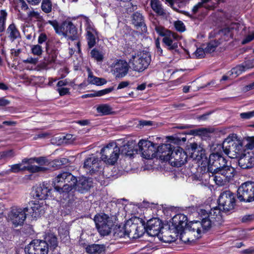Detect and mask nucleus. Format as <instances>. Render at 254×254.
Listing matches in <instances>:
<instances>
[{
	"mask_svg": "<svg viewBox=\"0 0 254 254\" xmlns=\"http://www.w3.org/2000/svg\"><path fill=\"white\" fill-rule=\"evenodd\" d=\"M228 160L222 152L212 153L202 165L207 166V172L210 178L219 186L226 185L233 179L235 169L231 165H227Z\"/></svg>",
	"mask_w": 254,
	"mask_h": 254,
	"instance_id": "f257e3e1",
	"label": "nucleus"
},
{
	"mask_svg": "<svg viewBox=\"0 0 254 254\" xmlns=\"http://www.w3.org/2000/svg\"><path fill=\"white\" fill-rule=\"evenodd\" d=\"M205 212V209H200L198 212L197 220H194L188 223V217L184 214L179 213L175 215L171 219L170 228L174 229L178 233L182 234L185 228L192 232L196 231L197 238L201 237L202 233H204L209 230L210 227V221H206L208 216Z\"/></svg>",
	"mask_w": 254,
	"mask_h": 254,
	"instance_id": "f03ea898",
	"label": "nucleus"
},
{
	"mask_svg": "<svg viewBox=\"0 0 254 254\" xmlns=\"http://www.w3.org/2000/svg\"><path fill=\"white\" fill-rule=\"evenodd\" d=\"M44 212L43 204H41L39 201L33 200L30 201L28 205L24 208L14 206L11 207L9 217L13 224L17 227L24 224L27 215L36 219L41 217Z\"/></svg>",
	"mask_w": 254,
	"mask_h": 254,
	"instance_id": "7ed1b4c3",
	"label": "nucleus"
},
{
	"mask_svg": "<svg viewBox=\"0 0 254 254\" xmlns=\"http://www.w3.org/2000/svg\"><path fill=\"white\" fill-rule=\"evenodd\" d=\"M76 183V177L68 172L59 174L53 181L55 190L60 193L63 199L68 201L73 200V190Z\"/></svg>",
	"mask_w": 254,
	"mask_h": 254,
	"instance_id": "20e7f679",
	"label": "nucleus"
},
{
	"mask_svg": "<svg viewBox=\"0 0 254 254\" xmlns=\"http://www.w3.org/2000/svg\"><path fill=\"white\" fill-rule=\"evenodd\" d=\"M58 238L52 233H47L43 240H33L24 249L25 254H48L49 250L54 251L58 246Z\"/></svg>",
	"mask_w": 254,
	"mask_h": 254,
	"instance_id": "39448f33",
	"label": "nucleus"
},
{
	"mask_svg": "<svg viewBox=\"0 0 254 254\" xmlns=\"http://www.w3.org/2000/svg\"><path fill=\"white\" fill-rule=\"evenodd\" d=\"M155 30L159 36L163 37V46L168 51H174V54H180L178 49L179 41L181 37L177 33L160 25L156 26Z\"/></svg>",
	"mask_w": 254,
	"mask_h": 254,
	"instance_id": "423d86ee",
	"label": "nucleus"
},
{
	"mask_svg": "<svg viewBox=\"0 0 254 254\" xmlns=\"http://www.w3.org/2000/svg\"><path fill=\"white\" fill-rule=\"evenodd\" d=\"M162 157L163 161H168L171 166L176 167H181L187 162L188 155L180 146L173 147L170 155H165Z\"/></svg>",
	"mask_w": 254,
	"mask_h": 254,
	"instance_id": "0eeeda50",
	"label": "nucleus"
},
{
	"mask_svg": "<svg viewBox=\"0 0 254 254\" xmlns=\"http://www.w3.org/2000/svg\"><path fill=\"white\" fill-rule=\"evenodd\" d=\"M120 150L116 143H109L101 149L100 158L106 164L114 165L119 158Z\"/></svg>",
	"mask_w": 254,
	"mask_h": 254,
	"instance_id": "6e6552de",
	"label": "nucleus"
},
{
	"mask_svg": "<svg viewBox=\"0 0 254 254\" xmlns=\"http://www.w3.org/2000/svg\"><path fill=\"white\" fill-rule=\"evenodd\" d=\"M237 198L240 202L254 201V182L247 181L240 186L237 190Z\"/></svg>",
	"mask_w": 254,
	"mask_h": 254,
	"instance_id": "1a4fd4ad",
	"label": "nucleus"
},
{
	"mask_svg": "<svg viewBox=\"0 0 254 254\" xmlns=\"http://www.w3.org/2000/svg\"><path fill=\"white\" fill-rule=\"evenodd\" d=\"M96 227L100 234L103 236H107L111 233L113 222L109 216L103 213L96 214L94 218Z\"/></svg>",
	"mask_w": 254,
	"mask_h": 254,
	"instance_id": "9d476101",
	"label": "nucleus"
},
{
	"mask_svg": "<svg viewBox=\"0 0 254 254\" xmlns=\"http://www.w3.org/2000/svg\"><path fill=\"white\" fill-rule=\"evenodd\" d=\"M219 206L222 207L223 211L227 212L235 208L236 206V196L230 190L222 191L217 200Z\"/></svg>",
	"mask_w": 254,
	"mask_h": 254,
	"instance_id": "9b49d317",
	"label": "nucleus"
},
{
	"mask_svg": "<svg viewBox=\"0 0 254 254\" xmlns=\"http://www.w3.org/2000/svg\"><path fill=\"white\" fill-rule=\"evenodd\" d=\"M186 152L188 155V158H190L198 162H200L201 165L204 163V161L206 160L205 149L196 142L188 144L186 148Z\"/></svg>",
	"mask_w": 254,
	"mask_h": 254,
	"instance_id": "f8f14e48",
	"label": "nucleus"
},
{
	"mask_svg": "<svg viewBox=\"0 0 254 254\" xmlns=\"http://www.w3.org/2000/svg\"><path fill=\"white\" fill-rule=\"evenodd\" d=\"M133 59L132 63V69L138 72H141L146 69L150 64L151 58L149 52L143 51L140 52L137 57L132 56Z\"/></svg>",
	"mask_w": 254,
	"mask_h": 254,
	"instance_id": "ddd939ff",
	"label": "nucleus"
},
{
	"mask_svg": "<svg viewBox=\"0 0 254 254\" xmlns=\"http://www.w3.org/2000/svg\"><path fill=\"white\" fill-rule=\"evenodd\" d=\"M157 143L146 139H141L138 143V148L141 153V156L146 159H153L156 157V148Z\"/></svg>",
	"mask_w": 254,
	"mask_h": 254,
	"instance_id": "4468645a",
	"label": "nucleus"
},
{
	"mask_svg": "<svg viewBox=\"0 0 254 254\" xmlns=\"http://www.w3.org/2000/svg\"><path fill=\"white\" fill-rule=\"evenodd\" d=\"M112 71L116 79H121L126 76L129 71V64L123 59H116L112 64Z\"/></svg>",
	"mask_w": 254,
	"mask_h": 254,
	"instance_id": "2eb2a0df",
	"label": "nucleus"
},
{
	"mask_svg": "<svg viewBox=\"0 0 254 254\" xmlns=\"http://www.w3.org/2000/svg\"><path fill=\"white\" fill-rule=\"evenodd\" d=\"M83 167L87 173L92 175L101 169L102 161L98 156L92 154L84 159Z\"/></svg>",
	"mask_w": 254,
	"mask_h": 254,
	"instance_id": "dca6fc26",
	"label": "nucleus"
},
{
	"mask_svg": "<svg viewBox=\"0 0 254 254\" xmlns=\"http://www.w3.org/2000/svg\"><path fill=\"white\" fill-rule=\"evenodd\" d=\"M85 26V37L88 48L90 49L96 45V39H99V32L88 18H86Z\"/></svg>",
	"mask_w": 254,
	"mask_h": 254,
	"instance_id": "f3484780",
	"label": "nucleus"
},
{
	"mask_svg": "<svg viewBox=\"0 0 254 254\" xmlns=\"http://www.w3.org/2000/svg\"><path fill=\"white\" fill-rule=\"evenodd\" d=\"M163 228L162 221L158 218H153L148 220L145 227L147 234L152 237L158 236Z\"/></svg>",
	"mask_w": 254,
	"mask_h": 254,
	"instance_id": "a211bd4d",
	"label": "nucleus"
},
{
	"mask_svg": "<svg viewBox=\"0 0 254 254\" xmlns=\"http://www.w3.org/2000/svg\"><path fill=\"white\" fill-rule=\"evenodd\" d=\"M132 24L137 30L145 34L147 32V27L145 23L144 16L140 11H137L132 13L131 16Z\"/></svg>",
	"mask_w": 254,
	"mask_h": 254,
	"instance_id": "6ab92c4d",
	"label": "nucleus"
},
{
	"mask_svg": "<svg viewBox=\"0 0 254 254\" xmlns=\"http://www.w3.org/2000/svg\"><path fill=\"white\" fill-rule=\"evenodd\" d=\"M63 35L71 41L77 40L79 36L76 26L70 21H64L62 23Z\"/></svg>",
	"mask_w": 254,
	"mask_h": 254,
	"instance_id": "aec40b11",
	"label": "nucleus"
},
{
	"mask_svg": "<svg viewBox=\"0 0 254 254\" xmlns=\"http://www.w3.org/2000/svg\"><path fill=\"white\" fill-rule=\"evenodd\" d=\"M93 187V182L92 178L82 176L79 178L78 181L77 180V183L73 190V195H74L75 190H77L81 193H85L88 192Z\"/></svg>",
	"mask_w": 254,
	"mask_h": 254,
	"instance_id": "412c9836",
	"label": "nucleus"
},
{
	"mask_svg": "<svg viewBox=\"0 0 254 254\" xmlns=\"http://www.w3.org/2000/svg\"><path fill=\"white\" fill-rule=\"evenodd\" d=\"M222 210L223 211L222 208L219 207V205L211 208L209 212L205 210V212L208 215L206 219V221H210L211 228L213 225H216V222H219L221 221L222 219L221 211Z\"/></svg>",
	"mask_w": 254,
	"mask_h": 254,
	"instance_id": "4be33fe9",
	"label": "nucleus"
},
{
	"mask_svg": "<svg viewBox=\"0 0 254 254\" xmlns=\"http://www.w3.org/2000/svg\"><path fill=\"white\" fill-rule=\"evenodd\" d=\"M48 183L43 182L37 186L35 190V195L40 200L46 199L51 194V188Z\"/></svg>",
	"mask_w": 254,
	"mask_h": 254,
	"instance_id": "5701e85b",
	"label": "nucleus"
},
{
	"mask_svg": "<svg viewBox=\"0 0 254 254\" xmlns=\"http://www.w3.org/2000/svg\"><path fill=\"white\" fill-rule=\"evenodd\" d=\"M240 24L233 22L229 26L224 27L220 30L222 38L225 41L233 39L234 30H238Z\"/></svg>",
	"mask_w": 254,
	"mask_h": 254,
	"instance_id": "b1692460",
	"label": "nucleus"
},
{
	"mask_svg": "<svg viewBox=\"0 0 254 254\" xmlns=\"http://www.w3.org/2000/svg\"><path fill=\"white\" fill-rule=\"evenodd\" d=\"M138 145L132 142H127V143L124 144L120 147V154L122 155L132 157L134 153H137L138 151Z\"/></svg>",
	"mask_w": 254,
	"mask_h": 254,
	"instance_id": "393cba45",
	"label": "nucleus"
},
{
	"mask_svg": "<svg viewBox=\"0 0 254 254\" xmlns=\"http://www.w3.org/2000/svg\"><path fill=\"white\" fill-rule=\"evenodd\" d=\"M45 49L47 55L44 58V61L48 64L55 63L58 54L57 49L52 48L51 46H49L48 43H47V46L45 47Z\"/></svg>",
	"mask_w": 254,
	"mask_h": 254,
	"instance_id": "a878e982",
	"label": "nucleus"
},
{
	"mask_svg": "<svg viewBox=\"0 0 254 254\" xmlns=\"http://www.w3.org/2000/svg\"><path fill=\"white\" fill-rule=\"evenodd\" d=\"M174 146L170 144H162L160 145H157L156 149V157L159 156L160 159L163 161L162 157H161L163 156H165V155H170L171 152H172Z\"/></svg>",
	"mask_w": 254,
	"mask_h": 254,
	"instance_id": "bb28decb",
	"label": "nucleus"
},
{
	"mask_svg": "<svg viewBox=\"0 0 254 254\" xmlns=\"http://www.w3.org/2000/svg\"><path fill=\"white\" fill-rule=\"evenodd\" d=\"M85 250L88 254H102L105 253L106 247L104 244H93L87 245Z\"/></svg>",
	"mask_w": 254,
	"mask_h": 254,
	"instance_id": "cd10ccee",
	"label": "nucleus"
},
{
	"mask_svg": "<svg viewBox=\"0 0 254 254\" xmlns=\"http://www.w3.org/2000/svg\"><path fill=\"white\" fill-rule=\"evenodd\" d=\"M6 32L8 34V38L11 42L21 37L20 33L14 23H12L8 26Z\"/></svg>",
	"mask_w": 254,
	"mask_h": 254,
	"instance_id": "c85d7f7f",
	"label": "nucleus"
},
{
	"mask_svg": "<svg viewBox=\"0 0 254 254\" xmlns=\"http://www.w3.org/2000/svg\"><path fill=\"white\" fill-rule=\"evenodd\" d=\"M150 6L152 10L159 16H164L165 11L159 0H150Z\"/></svg>",
	"mask_w": 254,
	"mask_h": 254,
	"instance_id": "c756f323",
	"label": "nucleus"
},
{
	"mask_svg": "<svg viewBox=\"0 0 254 254\" xmlns=\"http://www.w3.org/2000/svg\"><path fill=\"white\" fill-rule=\"evenodd\" d=\"M88 81L90 83L97 86L103 85L107 82L105 79L95 76L91 72L88 74Z\"/></svg>",
	"mask_w": 254,
	"mask_h": 254,
	"instance_id": "7c9ffc66",
	"label": "nucleus"
},
{
	"mask_svg": "<svg viewBox=\"0 0 254 254\" xmlns=\"http://www.w3.org/2000/svg\"><path fill=\"white\" fill-rule=\"evenodd\" d=\"M254 148V137H250L246 144L244 142H239L237 146L238 150H252Z\"/></svg>",
	"mask_w": 254,
	"mask_h": 254,
	"instance_id": "2f4dec72",
	"label": "nucleus"
},
{
	"mask_svg": "<svg viewBox=\"0 0 254 254\" xmlns=\"http://www.w3.org/2000/svg\"><path fill=\"white\" fill-rule=\"evenodd\" d=\"M114 236L116 238L129 237V232L126 230L125 226L119 227L114 230Z\"/></svg>",
	"mask_w": 254,
	"mask_h": 254,
	"instance_id": "473e14b6",
	"label": "nucleus"
},
{
	"mask_svg": "<svg viewBox=\"0 0 254 254\" xmlns=\"http://www.w3.org/2000/svg\"><path fill=\"white\" fill-rule=\"evenodd\" d=\"M97 112L103 115H111L113 113L112 108L108 104H103L97 107Z\"/></svg>",
	"mask_w": 254,
	"mask_h": 254,
	"instance_id": "72a5a7b5",
	"label": "nucleus"
},
{
	"mask_svg": "<svg viewBox=\"0 0 254 254\" xmlns=\"http://www.w3.org/2000/svg\"><path fill=\"white\" fill-rule=\"evenodd\" d=\"M220 44V43L216 40L210 41L207 44V46L205 48V52L207 53L214 52Z\"/></svg>",
	"mask_w": 254,
	"mask_h": 254,
	"instance_id": "f704fd0d",
	"label": "nucleus"
},
{
	"mask_svg": "<svg viewBox=\"0 0 254 254\" xmlns=\"http://www.w3.org/2000/svg\"><path fill=\"white\" fill-rule=\"evenodd\" d=\"M91 57L97 62H102L104 59L103 53L98 49L95 48L90 52Z\"/></svg>",
	"mask_w": 254,
	"mask_h": 254,
	"instance_id": "c9c22d12",
	"label": "nucleus"
},
{
	"mask_svg": "<svg viewBox=\"0 0 254 254\" xmlns=\"http://www.w3.org/2000/svg\"><path fill=\"white\" fill-rule=\"evenodd\" d=\"M212 0H200V1L196 3V5L199 9L204 8L207 10H214V6L210 5L209 4Z\"/></svg>",
	"mask_w": 254,
	"mask_h": 254,
	"instance_id": "e433bc0d",
	"label": "nucleus"
},
{
	"mask_svg": "<svg viewBox=\"0 0 254 254\" xmlns=\"http://www.w3.org/2000/svg\"><path fill=\"white\" fill-rule=\"evenodd\" d=\"M41 9L45 13H49L52 11V3L51 0H42Z\"/></svg>",
	"mask_w": 254,
	"mask_h": 254,
	"instance_id": "4c0bfd02",
	"label": "nucleus"
},
{
	"mask_svg": "<svg viewBox=\"0 0 254 254\" xmlns=\"http://www.w3.org/2000/svg\"><path fill=\"white\" fill-rule=\"evenodd\" d=\"M7 13L5 9H1L0 11V29L4 30L5 29V23L7 19Z\"/></svg>",
	"mask_w": 254,
	"mask_h": 254,
	"instance_id": "58836bf2",
	"label": "nucleus"
},
{
	"mask_svg": "<svg viewBox=\"0 0 254 254\" xmlns=\"http://www.w3.org/2000/svg\"><path fill=\"white\" fill-rule=\"evenodd\" d=\"M22 165L21 163L12 165L10 166V168L8 170V172L9 173H18L25 171V169H24L25 166H22Z\"/></svg>",
	"mask_w": 254,
	"mask_h": 254,
	"instance_id": "ea45409f",
	"label": "nucleus"
},
{
	"mask_svg": "<svg viewBox=\"0 0 254 254\" xmlns=\"http://www.w3.org/2000/svg\"><path fill=\"white\" fill-rule=\"evenodd\" d=\"M66 161L65 158H62L60 159H55L51 163V165L56 169H58L62 167L65 164Z\"/></svg>",
	"mask_w": 254,
	"mask_h": 254,
	"instance_id": "a19ab883",
	"label": "nucleus"
},
{
	"mask_svg": "<svg viewBox=\"0 0 254 254\" xmlns=\"http://www.w3.org/2000/svg\"><path fill=\"white\" fill-rule=\"evenodd\" d=\"M38 44H42L43 43H45L46 47L47 46V43H48L49 44V46H51V41L48 39V37L45 33H41L40 34L38 38Z\"/></svg>",
	"mask_w": 254,
	"mask_h": 254,
	"instance_id": "79ce46f5",
	"label": "nucleus"
},
{
	"mask_svg": "<svg viewBox=\"0 0 254 254\" xmlns=\"http://www.w3.org/2000/svg\"><path fill=\"white\" fill-rule=\"evenodd\" d=\"M206 130L205 128H199L197 129H192L189 131H185L182 132L183 135L186 134L192 135H201L203 133V130Z\"/></svg>",
	"mask_w": 254,
	"mask_h": 254,
	"instance_id": "37998d69",
	"label": "nucleus"
},
{
	"mask_svg": "<svg viewBox=\"0 0 254 254\" xmlns=\"http://www.w3.org/2000/svg\"><path fill=\"white\" fill-rule=\"evenodd\" d=\"M32 53L34 55L40 56L42 54V46L39 44L34 45L31 48Z\"/></svg>",
	"mask_w": 254,
	"mask_h": 254,
	"instance_id": "c03bdc74",
	"label": "nucleus"
},
{
	"mask_svg": "<svg viewBox=\"0 0 254 254\" xmlns=\"http://www.w3.org/2000/svg\"><path fill=\"white\" fill-rule=\"evenodd\" d=\"M174 26L176 30L179 32H183L186 30V27L184 23L181 21L179 20L175 22Z\"/></svg>",
	"mask_w": 254,
	"mask_h": 254,
	"instance_id": "a18cd8bd",
	"label": "nucleus"
},
{
	"mask_svg": "<svg viewBox=\"0 0 254 254\" xmlns=\"http://www.w3.org/2000/svg\"><path fill=\"white\" fill-rule=\"evenodd\" d=\"M245 70V66L239 65L231 69L232 73H234L237 75H240Z\"/></svg>",
	"mask_w": 254,
	"mask_h": 254,
	"instance_id": "49530a36",
	"label": "nucleus"
},
{
	"mask_svg": "<svg viewBox=\"0 0 254 254\" xmlns=\"http://www.w3.org/2000/svg\"><path fill=\"white\" fill-rule=\"evenodd\" d=\"M238 165L242 169L250 168L252 167V164L249 165L246 162V159L241 158L238 161Z\"/></svg>",
	"mask_w": 254,
	"mask_h": 254,
	"instance_id": "de8ad7c7",
	"label": "nucleus"
},
{
	"mask_svg": "<svg viewBox=\"0 0 254 254\" xmlns=\"http://www.w3.org/2000/svg\"><path fill=\"white\" fill-rule=\"evenodd\" d=\"M114 90V87H110L103 90L97 91V95L98 97H100L108 94Z\"/></svg>",
	"mask_w": 254,
	"mask_h": 254,
	"instance_id": "09e8293b",
	"label": "nucleus"
},
{
	"mask_svg": "<svg viewBox=\"0 0 254 254\" xmlns=\"http://www.w3.org/2000/svg\"><path fill=\"white\" fill-rule=\"evenodd\" d=\"M205 49L201 48H197L194 53L196 57L198 59H201L204 57L205 54Z\"/></svg>",
	"mask_w": 254,
	"mask_h": 254,
	"instance_id": "8fccbe9b",
	"label": "nucleus"
},
{
	"mask_svg": "<svg viewBox=\"0 0 254 254\" xmlns=\"http://www.w3.org/2000/svg\"><path fill=\"white\" fill-rule=\"evenodd\" d=\"M241 221L243 223H250L254 221V214L244 215Z\"/></svg>",
	"mask_w": 254,
	"mask_h": 254,
	"instance_id": "3c124183",
	"label": "nucleus"
},
{
	"mask_svg": "<svg viewBox=\"0 0 254 254\" xmlns=\"http://www.w3.org/2000/svg\"><path fill=\"white\" fill-rule=\"evenodd\" d=\"M34 161L40 165H45L47 162V159L45 157H34Z\"/></svg>",
	"mask_w": 254,
	"mask_h": 254,
	"instance_id": "603ef678",
	"label": "nucleus"
},
{
	"mask_svg": "<svg viewBox=\"0 0 254 254\" xmlns=\"http://www.w3.org/2000/svg\"><path fill=\"white\" fill-rule=\"evenodd\" d=\"M57 91H58L59 95L61 96L70 94L69 89L68 88H58L57 89Z\"/></svg>",
	"mask_w": 254,
	"mask_h": 254,
	"instance_id": "864d4df0",
	"label": "nucleus"
},
{
	"mask_svg": "<svg viewBox=\"0 0 254 254\" xmlns=\"http://www.w3.org/2000/svg\"><path fill=\"white\" fill-rule=\"evenodd\" d=\"M254 116V111L242 113L240 114V117L242 119H249Z\"/></svg>",
	"mask_w": 254,
	"mask_h": 254,
	"instance_id": "5fc2aeb1",
	"label": "nucleus"
},
{
	"mask_svg": "<svg viewBox=\"0 0 254 254\" xmlns=\"http://www.w3.org/2000/svg\"><path fill=\"white\" fill-rule=\"evenodd\" d=\"M25 171H28L30 173H37L38 171V166L34 165H29L24 168Z\"/></svg>",
	"mask_w": 254,
	"mask_h": 254,
	"instance_id": "6e6d98bb",
	"label": "nucleus"
},
{
	"mask_svg": "<svg viewBox=\"0 0 254 254\" xmlns=\"http://www.w3.org/2000/svg\"><path fill=\"white\" fill-rule=\"evenodd\" d=\"M171 139L173 141V142L175 143L179 144L181 141L183 142H185L186 141V136L183 137H179V136H170Z\"/></svg>",
	"mask_w": 254,
	"mask_h": 254,
	"instance_id": "4d7b16f0",
	"label": "nucleus"
},
{
	"mask_svg": "<svg viewBox=\"0 0 254 254\" xmlns=\"http://www.w3.org/2000/svg\"><path fill=\"white\" fill-rule=\"evenodd\" d=\"M50 24L54 28V29L57 31L59 28V25L58 21L56 20H48L47 22H45V24Z\"/></svg>",
	"mask_w": 254,
	"mask_h": 254,
	"instance_id": "13d9d810",
	"label": "nucleus"
},
{
	"mask_svg": "<svg viewBox=\"0 0 254 254\" xmlns=\"http://www.w3.org/2000/svg\"><path fill=\"white\" fill-rule=\"evenodd\" d=\"M213 113V111L207 112H206L205 114H202L201 115L197 117V119L199 121H205V120H206L208 119V117L211 114H212Z\"/></svg>",
	"mask_w": 254,
	"mask_h": 254,
	"instance_id": "bf43d9fd",
	"label": "nucleus"
},
{
	"mask_svg": "<svg viewBox=\"0 0 254 254\" xmlns=\"http://www.w3.org/2000/svg\"><path fill=\"white\" fill-rule=\"evenodd\" d=\"M17 4L21 9L23 10H26L28 9V6L24 0H18Z\"/></svg>",
	"mask_w": 254,
	"mask_h": 254,
	"instance_id": "052dcab7",
	"label": "nucleus"
},
{
	"mask_svg": "<svg viewBox=\"0 0 254 254\" xmlns=\"http://www.w3.org/2000/svg\"><path fill=\"white\" fill-rule=\"evenodd\" d=\"M254 39V34L248 35L242 42L243 44H246Z\"/></svg>",
	"mask_w": 254,
	"mask_h": 254,
	"instance_id": "680f3d73",
	"label": "nucleus"
},
{
	"mask_svg": "<svg viewBox=\"0 0 254 254\" xmlns=\"http://www.w3.org/2000/svg\"><path fill=\"white\" fill-rule=\"evenodd\" d=\"M21 163H22V165L25 164H27L32 165L31 164H32L34 163V157H32V158H24L22 160Z\"/></svg>",
	"mask_w": 254,
	"mask_h": 254,
	"instance_id": "e2e57ef3",
	"label": "nucleus"
},
{
	"mask_svg": "<svg viewBox=\"0 0 254 254\" xmlns=\"http://www.w3.org/2000/svg\"><path fill=\"white\" fill-rule=\"evenodd\" d=\"M129 84V82L128 81H124L121 82L117 87V89H121L127 87Z\"/></svg>",
	"mask_w": 254,
	"mask_h": 254,
	"instance_id": "0e129e2a",
	"label": "nucleus"
},
{
	"mask_svg": "<svg viewBox=\"0 0 254 254\" xmlns=\"http://www.w3.org/2000/svg\"><path fill=\"white\" fill-rule=\"evenodd\" d=\"M68 82L67 79L60 80L58 82L57 86L58 88H62L63 86H66L68 84Z\"/></svg>",
	"mask_w": 254,
	"mask_h": 254,
	"instance_id": "69168bd1",
	"label": "nucleus"
},
{
	"mask_svg": "<svg viewBox=\"0 0 254 254\" xmlns=\"http://www.w3.org/2000/svg\"><path fill=\"white\" fill-rule=\"evenodd\" d=\"M10 104V101L4 98H0V106L4 107Z\"/></svg>",
	"mask_w": 254,
	"mask_h": 254,
	"instance_id": "338daca9",
	"label": "nucleus"
},
{
	"mask_svg": "<svg viewBox=\"0 0 254 254\" xmlns=\"http://www.w3.org/2000/svg\"><path fill=\"white\" fill-rule=\"evenodd\" d=\"M11 152H12L11 150H8V151H3V152L0 153V158H1V159L4 158L9 156L10 155Z\"/></svg>",
	"mask_w": 254,
	"mask_h": 254,
	"instance_id": "774afa93",
	"label": "nucleus"
}]
</instances>
